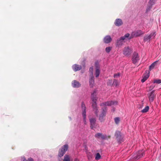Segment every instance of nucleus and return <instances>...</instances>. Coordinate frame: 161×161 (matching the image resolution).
I'll use <instances>...</instances> for the list:
<instances>
[{
  "label": "nucleus",
  "instance_id": "31",
  "mask_svg": "<svg viewBox=\"0 0 161 161\" xmlns=\"http://www.w3.org/2000/svg\"><path fill=\"white\" fill-rule=\"evenodd\" d=\"M155 0H150L149 2V4L150 5L153 6L155 3Z\"/></svg>",
  "mask_w": 161,
  "mask_h": 161
},
{
  "label": "nucleus",
  "instance_id": "36",
  "mask_svg": "<svg viewBox=\"0 0 161 161\" xmlns=\"http://www.w3.org/2000/svg\"><path fill=\"white\" fill-rule=\"evenodd\" d=\"M149 35L150 36L151 38L152 37H153L154 38L156 35L155 32H152Z\"/></svg>",
  "mask_w": 161,
  "mask_h": 161
},
{
  "label": "nucleus",
  "instance_id": "26",
  "mask_svg": "<svg viewBox=\"0 0 161 161\" xmlns=\"http://www.w3.org/2000/svg\"><path fill=\"white\" fill-rule=\"evenodd\" d=\"M119 85V83L118 80L115 79H114L113 82V85L117 86Z\"/></svg>",
  "mask_w": 161,
  "mask_h": 161
},
{
  "label": "nucleus",
  "instance_id": "14",
  "mask_svg": "<svg viewBox=\"0 0 161 161\" xmlns=\"http://www.w3.org/2000/svg\"><path fill=\"white\" fill-rule=\"evenodd\" d=\"M72 68L75 71H77L80 70L82 69V67L78 64H74L72 65Z\"/></svg>",
  "mask_w": 161,
  "mask_h": 161
},
{
  "label": "nucleus",
  "instance_id": "37",
  "mask_svg": "<svg viewBox=\"0 0 161 161\" xmlns=\"http://www.w3.org/2000/svg\"><path fill=\"white\" fill-rule=\"evenodd\" d=\"M90 71L91 72V75H93V67H91L89 69Z\"/></svg>",
  "mask_w": 161,
  "mask_h": 161
},
{
  "label": "nucleus",
  "instance_id": "4",
  "mask_svg": "<svg viewBox=\"0 0 161 161\" xmlns=\"http://www.w3.org/2000/svg\"><path fill=\"white\" fill-rule=\"evenodd\" d=\"M81 107L83 110L82 115L83 118V121L85 124H86V105L83 102H82L81 104Z\"/></svg>",
  "mask_w": 161,
  "mask_h": 161
},
{
  "label": "nucleus",
  "instance_id": "9",
  "mask_svg": "<svg viewBox=\"0 0 161 161\" xmlns=\"http://www.w3.org/2000/svg\"><path fill=\"white\" fill-rule=\"evenodd\" d=\"M139 58L138 53L136 52H134L133 54L132 58L133 63L135 64L139 60Z\"/></svg>",
  "mask_w": 161,
  "mask_h": 161
},
{
  "label": "nucleus",
  "instance_id": "32",
  "mask_svg": "<svg viewBox=\"0 0 161 161\" xmlns=\"http://www.w3.org/2000/svg\"><path fill=\"white\" fill-rule=\"evenodd\" d=\"M111 49L112 47H106L105 49V51L107 53H109L110 52Z\"/></svg>",
  "mask_w": 161,
  "mask_h": 161
},
{
  "label": "nucleus",
  "instance_id": "18",
  "mask_svg": "<svg viewBox=\"0 0 161 161\" xmlns=\"http://www.w3.org/2000/svg\"><path fill=\"white\" fill-rule=\"evenodd\" d=\"M112 102H111L110 101H107L101 103L100 105L101 106L103 107L106 106H110L112 105Z\"/></svg>",
  "mask_w": 161,
  "mask_h": 161
},
{
  "label": "nucleus",
  "instance_id": "35",
  "mask_svg": "<svg viewBox=\"0 0 161 161\" xmlns=\"http://www.w3.org/2000/svg\"><path fill=\"white\" fill-rule=\"evenodd\" d=\"M23 161H34L33 159L31 158H29L27 160L25 158H23Z\"/></svg>",
  "mask_w": 161,
  "mask_h": 161
},
{
  "label": "nucleus",
  "instance_id": "27",
  "mask_svg": "<svg viewBox=\"0 0 161 161\" xmlns=\"http://www.w3.org/2000/svg\"><path fill=\"white\" fill-rule=\"evenodd\" d=\"M64 161H70L69 157L68 155L66 154L65 155Z\"/></svg>",
  "mask_w": 161,
  "mask_h": 161
},
{
  "label": "nucleus",
  "instance_id": "7",
  "mask_svg": "<svg viewBox=\"0 0 161 161\" xmlns=\"http://www.w3.org/2000/svg\"><path fill=\"white\" fill-rule=\"evenodd\" d=\"M144 34V32L141 30H137L136 31L133 32L131 33V36L129 39H130L135 36L137 37L140 36Z\"/></svg>",
  "mask_w": 161,
  "mask_h": 161
},
{
  "label": "nucleus",
  "instance_id": "42",
  "mask_svg": "<svg viewBox=\"0 0 161 161\" xmlns=\"http://www.w3.org/2000/svg\"><path fill=\"white\" fill-rule=\"evenodd\" d=\"M85 150L86 151L87 153V151L88 150V147L86 145L85 146Z\"/></svg>",
  "mask_w": 161,
  "mask_h": 161
},
{
  "label": "nucleus",
  "instance_id": "16",
  "mask_svg": "<svg viewBox=\"0 0 161 161\" xmlns=\"http://www.w3.org/2000/svg\"><path fill=\"white\" fill-rule=\"evenodd\" d=\"M112 39L110 36L109 35H107L105 36L103 39V41L105 43H108L112 41Z\"/></svg>",
  "mask_w": 161,
  "mask_h": 161
},
{
  "label": "nucleus",
  "instance_id": "17",
  "mask_svg": "<svg viewBox=\"0 0 161 161\" xmlns=\"http://www.w3.org/2000/svg\"><path fill=\"white\" fill-rule=\"evenodd\" d=\"M114 24L116 26H119L122 25L123 22L121 19H117L115 20Z\"/></svg>",
  "mask_w": 161,
  "mask_h": 161
},
{
  "label": "nucleus",
  "instance_id": "30",
  "mask_svg": "<svg viewBox=\"0 0 161 161\" xmlns=\"http://www.w3.org/2000/svg\"><path fill=\"white\" fill-rule=\"evenodd\" d=\"M130 36V34L127 33L125 34L124 36L121 37V39L122 40H125L126 38H128Z\"/></svg>",
  "mask_w": 161,
  "mask_h": 161
},
{
  "label": "nucleus",
  "instance_id": "15",
  "mask_svg": "<svg viewBox=\"0 0 161 161\" xmlns=\"http://www.w3.org/2000/svg\"><path fill=\"white\" fill-rule=\"evenodd\" d=\"M131 50L129 47H125L123 51V54L126 55L128 56L130 54Z\"/></svg>",
  "mask_w": 161,
  "mask_h": 161
},
{
  "label": "nucleus",
  "instance_id": "10",
  "mask_svg": "<svg viewBox=\"0 0 161 161\" xmlns=\"http://www.w3.org/2000/svg\"><path fill=\"white\" fill-rule=\"evenodd\" d=\"M145 154V151L143 150H141L138 151L136 156L134 157L135 159H139L142 157Z\"/></svg>",
  "mask_w": 161,
  "mask_h": 161
},
{
  "label": "nucleus",
  "instance_id": "25",
  "mask_svg": "<svg viewBox=\"0 0 161 161\" xmlns=\"http://www.w3.org/2000/svg\"><path fill=\"white\" fill-rule=\"evenodd\" d=\"M149 109V107L148 106H146L143 109H142L141 112L142 113H145L147 112Z\"/></svg>",
  "mask_w": 161,
  "mask_h": 161
},
{
  "label": "nucleus",
  "instance_id": "40",
  "mask_svg": "<svg viewBox=\"0 0 161 161\" xmlns=\"http://www.w3.org/2000/svg\"><path fill=\"white\" fill-rule=\"evenodd\" d=\"M120 75V74L119 73H118V74H114V78H116L118 76H119Z\"/></svg>",
  "mask_w": 161,
  "mask_h": 161
},
{
  "label": "nucleus",
  "instance_id": "44",
  "mask_svg": "<svg viewBox=\"0 0 161 161\" xmlns=\"http://www.w3.org/2000/svg\"><path fill=\"white\" fill-rule=\"evenodd\" d=\"M88 158H92V156H88Z\"/></svg>",
  "mask_w": 161,
  "mask_h": 161
},
{
  "label": "nucleus",
  "instance_id": "23",
  "mask_svg": "<svg viewBox=\"0 0 161 161\" xmlns=\"http://www.w3.org/2000/svg\"><path fill=\"white\" fill-rule=\"evenodd\" d=\"M158 61H156L154 62L149 67V70H151V69H153L154 68L155 65H156Z\"/></svg>",
  "mask_w": 161,
  "mask_h": 161
},
{
  "label": "nucleus",
  "instance_id": "13",
  "mask_svg": "<svg viewBox=\"0 0 161 161\" xmlns=\"http://www.w3.org/2000/svg\"><path fill=\"white\" fill-rule=\"evenodd\" d=\"M89 83L91 87H93L94 84V77L93 75H90V77L89 80Z\"/></svg>",
  "mask_w": 161,
  "mask_h": 161
},
{
  "label": "nucleus",
  "instance_id": "2",
  "mask_svg": "<svg viewBox=\"0 0 161 161\" xmlns=\"http://www.w3.org/2000/svg\"><path fill=\"white\" fill-rule=\"evenodd\" d=\"M97 90H95L92 93L91 95V99L92 101V105H97V101L98 99V98L96 95Z\"/></svg>",
  "mask_w": 161,
  "mask_h": 161
},
{
  "label": "nucleus",
  "instance_id": "8",
  "mask_svg": "<svg viewBox=\"0 0 161 161\" xmlns=\"http://www.w3.org/2000/svg\"><path fill=\"white\" fill-rule=\"evenodd\" d=\"M148 96L150 102H152L156 97L155 94V91L153 90L151 92L149 93Z\"/></svg>",
  "mask_w": 161,
  "mask_h": 161
},
{
  "label": "nucleus",
  "instance_id": "6",
  "mask_svg": "<svg viewBox=\"0 0 161 161\" xmlns=\"http://www.w3.org/2000/svg\"><path fill=\"white\" fill-rule=\"evenodd\" d=\"M95 136L97 138H101L102 140H107L109 138L110 136H108L106 134L103 135L102 133H97L95 134Z\"/></svg>",
  "mask_w": 161,
  "mask_h": 161
},
{
  "label": "nucleus",
  "instance_id": "20",
  "mask_svg": "<svg viewBox=\"0 0 161 161\" xmlns=\"http://www.w3.org/2000/svg\"><path fill=\"white\" fill-rule=\"evenodd\" d=\"M124 40L121 39V37L119 39H118L116 42V46L119 47L123 44V42Z\"/></svg>",
  "mask_w": 161,
  "mask_h": 161
},
{
  "label": "nucleus",
  "instance_id": "41",
  "mask_svg": "<svg viewBox=\"0 0 161 161\" xmlns=\"http://www.w3.org/2000/svg\"><path fill=\"white\" fill-rule=\"evenodd\" d=\"M111 102H112V105H117V102L116 101H110Z\"/></svg>",
  "mask_w": 161,
  "mask_h": 161
},
{
  "label": "nucleus",
  "instance_id": "29",
  "mask_svg": "<svg viewBox=\"0 0 161 161\" xmlns=\"http://www.w3.org/2000/svg\"><path fill=\"white\" fill-rule=\"evenodd\" d=\"M101 157V156L99 153H97L96 154L95 157V159L97 160H98Z\"/></svg>",
  "mask_w": 161,
  "mask_h": 161
},
{
  "label": "nucleus",
  "instance_id": "43",
  "mask_svg": "<svg viewBox=\"0 0 161 161\" xmlns=\"http://www.w3.org/2000/svg\"><path fill=\"white\" fill-rule=\"evenodd\" d=\"M155 87V85H153L152 86H150V89H153V88H154V87Z\"/></svg>",
  "mask_w": 161,
  "mask_h": 161
},
{
  "label": "nucleus",
  "instance_id": "22",
  "mask_svg": "<svg viewBox=\"0 0 161 161\" xmlns=\"http://www.w3.org/2000/svg\"><path fill=\"white\" fill-rule=\"evenodd\" d=\"M151 37L149 35H145L144 37V41L145 42L147 41H149L150 40Z\"/></svg>",
  "mask_w": 161,
  "mask_h": 161
},
{
  "label": "nucleus",
  "instance_id": "34",
  "mask_svg": "<svg viewBox=\"0 0 161 161\" xmlns=\"http://www.w3.org/2000/svg\"><path fill=\"white\" fill-rule=\"evenodd\" d=\"M153 83L159 84L161 83V80L158 79L154 80Z\"/></svg>",
  "mask_w": 161,
  "mask_h": 161
},
{
  "label": "nucleus",
  "instance_id": "21",
  "mask_svg": "<svg viewBox=\"0 0 161 161\" xmlns=\"http://www.w3.org/2000/svg\"><path fill=\"white\" fill-rule=\"evenodd\" d=\"M149 73L145 75L143 78L141 80V82L142 83L144 82L149 77Z\"/></svg>",
  "mask_w": 161,
  "mask_h": 161
},
{
  "label": "nucleus",
  "instance_id": "12",
  "mask_svg": "<svg viewBox=\"0 0 161 161\" xmlns=\"http://www.w3.org/2000/svg\"><path fill=\"white\" fill-rule=\"evenodd\" d=\"M72 85L74 88H78L81 86V84L76 80H74L72 82Z\"/></svg>",
  "mask_w": 161,
  "mask_h": 161
},
{
  "label": "nucleus",
  "instance_id": "11",
  "mask_svg": "<svg viewBox=\"0 0 161 161\" xmlns=\"http://www.w3.org/2000/svg\"><path fill=\"white\" fill-rule=\"evenodd\" d=\"M90 123V127L91 129H93L95 126L96 119L94 118H92L89 119Z\"/></svg>",
  "mask_w": 161,
  "mask_h": 161
},
{
  "label": "nucleus",
  "instance_id": "45",
  "mask_svg": "<svg viewBox=\"0 0 161 161\" xmlns=\"http://www.w3.org/2000/svg\"><path fill=\"white\" fill-rule=\"evenodd\" d=\"M74 161H79V160L77 159H76Z\"/></svg>",
  "mask_w": 161,
  "mask_h": 161
},
{
  "label": "nucleus",
  "instance_id": "3",
  "mask_svg": "<svg viewBox=\"0 0 161 161\" xmlns=\"http://www.w3.org/2000/svg\"><path fill=\"white\" fill-rule=\"evenodd\" d=\"M68 146L67 144H65L62 146L59 150L58 156L60 157H62L68 150Z\"/></svg>",
  "mask_w": 161,
  "mask_h": 161
},
{
  "label": "nucleus",
  "instance_id": "28",
  "mask_svg": "<svg viewBox=\"0 0 161 161\" xmlns=\"http://www.w3.org/2000/svg\"><path fill=\"white\" fill-rule=\"evenodd\" d=\"M114 121L116 124L118 125L119 122L120 118L118 117H116L114 119Z\"/></svg>",
  "mask_w": 161,
  "mask_h": 161
},
{
  "label": "nucleus",
  "instance_id": "1",
  "mask_svg": "<svg viewBox=\"0 0 161 161\" xmlns=\"http://www.w3.org/2000/svg\"><path fill=\"white\" fill-rule=\"evenodd\" d=\"M107 112V108L106 107L102 108L101 113L99 115V119L101 122H103L104 120V118L106 116Z\"/></svg>",
  "mask_w": 161,
  "mask_h": 161
},
{
  "label": "nucleus",
  "instance_id": "24",
  "mask_svg": "<svg viewBox=\"0 0 161 161\" xmlns=\"http://www.w3.org/2000/svg\"><path fill=\"white\" fill-rule=\"evenodd\" d=\"M100 70L99 69V68H97L96 69L95 71V75L96 77H97L99 76L100 74Z\"/></svg>",
  "mask_w": 161,
  "mask_h": 161
},
{
  "label": "nucleus",
  "instance_id": "38",
  "mask_svg": "<svg viewBox=\"0 0 161 161\" xmlns=\"http://www.w3.org/2000/svg\"><path fill=\"white\" fill-rule=\"evenodd\" d=\"M95 65L96 69L99 68V66L98 62L97 61H96L95 62Z\"/></svg>",
  "mask_w": 161,
  "mask_h": 161
},
{
  "label": "nucleus",
  "instance_id": "19",
  "mask_svg": "<svg viewBox=\"0 0 161 161\" xmlns=\"http://www.w3.org/2000/svg\"><path fill=\"white\" fill-rule=\"evenodd\" d=\"M92 107L93 109V110L94 112V113L97 116H98V111L97 105H92Z\"/></svg>",
  "mask_w": 161,
  "mask_h": 161
},
{
  "label": "nucleus",
  "instance_id": "46",
  "mask_svg": "<svg viewBox=\"0 0 161 161\" xmlns=\"http://www.w3.org/2000/svg\"><path fill=\"white\" fill-rule=\"evenodd\" d=\"M113 112L114 111V109L113 110Z\"/></svg>",
  "mask_w": 161,
  "mask_h": 161
},
{
  "label": "nucleus",
  "instance_id": "33",
  "mask_svg": "<svg viewBox=\"0 0 161 161\" xmlns=\"http://www.w3.org/2000/svg\"><path fill=\"white\" fill-rule=\"evenodd\" d=\"M107 85L110 86H112L113 85V83L112 80H108V82H107Z\"/></svg>",
  "mask_w": 161,
  "mask_h": 161
},
{
  "label": "nucleus",
  "instance_id": "39",
  "mask_svg": "<svg viewBox=\"0 0 161 161\" xmlns=\"http://www.w3.org/2000/svg\"><path fill=\"white\" fill-rule=\"evenodd\" d=\"M152 6L150 5L149 4V5L148 6L147 8L146 9V11L147 12L150 10Z\"/></svg>",
  "mask_w": 161,
  "mask_h": 161
},
{
  "label": "nucleus",
  "instance_id": "5",
  "mask_svg": "<svg viewBox=\"0 0 161 161\" xmlns=\"http://www.w3.org/2000/svg\"><path fill=\"white\" fill-rule=\"evenodd\" d=\"M115 136L116 137V138L118 143H120L124 141L123 137L121 135V132L119 131H116Z\"/></svg>",
  "mask_w": 161,
  "mask_h": 161
}]
</instances>
